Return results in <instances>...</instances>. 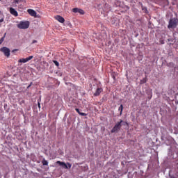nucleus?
<instances>
[{"instance_id":"18","label":"nucleus","mask_w":178,"mask_h":178,"mask_svg":"<svg viewBox=\"0 0 178 178\" xmlns=\"http://www.w3.org/2000/svg\"><path fill=\"white\" fill-rule=\"evenodd\" d=\"M122 126H127L128 124H127V122L122 121L121 123V127H122Z\"/></svg>"},{"instance_id":"25","label":"nucleus","mask_w":178,"mask_h":178,"mask_svg":"<svg viewBox=\"0 0 178 178\" xmlns=\"http://www.w3.org/2000/svg\"><path fill=\"white\" fill-rule=\"evenodd\" d=\"M33 84V83H31L30 85L27 87V88H30L31 86Z\"/></svg>"},{"instance_id":"1","label":"nucleus","mask_w":178,"mask_h":178,"mask_svg":"<svg viewBox=\"0 0 178 178\" xmlns=\"http://www.w3.org/2000/svg\"><path fill=\"white\" fill-rule=\"evenodd\" d=\"M17 27L21 30H26V29H29V27H30V22L29 21L20 22L17 24Z\"/></svg>"},{"instance_id":"26","label":"nucleus","mask_w":178,"mask_h":178,"mask_svg":"<svg viewBox=\"0 0 178 178\" xmlns=\"http://www.w3.org/2000/svg\"><path fill=\"white\" fill-rule=\"evenodd\" d=\"M3 37H4L5 38V37H6V33H4V35Z\"/></svg>"},{"instance_id":"23","label":"nucleus","mask_w":178,"mask_h":178,"mask_svg":"<svg viewBox=\"0 0 178 178\" xmlns=\"http://www.w3.org/2000/svg\"><path fill=\"white\" fill-rule=\"evenodd\" d=\"M35 43H37V40H33L32 44H35Z\"/></svg>"},{"instance_id":"24","label":"nucleus","mask_w":178,"mask_h":178,"mask_svg":"<svg viewBox=\"0 0 178 178\" xmlns=\"http://www.w3.org/2000/svg\"><path fill=\"white\" fill-rule=\"evenodd\" d=\"M3 22V18H1V19H0V23H2Z\"/></svg>"},{"instance_id":"17","label":"nucleus","mask_w":178,"mask_h":178,"mask_svg":"<svg viewBox=\"0 0 178 178\" xmlns=\"http://www.w3.org/2000/svg\"><path fill=\"white\" fill-rule=\"evenodd\" d=\"M3 41H5V37H2V38L0 39V45H1V44H2V42H3Z\"/></svg>"},{"instance_id":"3","label":"nucleus","mask_w":178,"mask_h":178,"mask_svg":"<svg viewBox=\"0 0 178 178\" xmlns=\"http://www.w3.org/2000/svg\"><path fill=\"white\" fill-rule=\"evenodd\" d=\"M122 120H120V122H118L113 128L111 129V133H118V131L122 129Z\"/></svg>"},{"instance_id":"11","label":"nucleus","mask_w":178,"mask_h":178,"mask_svg":"<svg viewBox=\"0 0 178 178\" xmlns=\"http://www.w3.org/2000/svg\"><path fill=\"white\" fill-rule=\"evenodd\" d=\"M76 112L79 113L81 116H87V114L86 113H81L80 112V110L79 108H75Z\"/></svg>"},{"instance_id":"28","label":"nucleus","mask_w":178,"mask_h":178,"mask_svg":"<svg viewBox=\"0 0 178 178\" xmlns=\"http://www.w3.org/2000/svg\"><path fill=\"white\" fill-rule=\"evenodd\" d=\"M0 13H1V11H0Z\"/></svg>"},{"instance_id":"14","label":"nucleus","mask_w":178,"mask_h":178,"mask_svg":"<svg viewBox=\"0 0 178 178\" xmlns=\"http://www.w3.org/2000/svg\"><path fill=\"white\" fill-rule=\"evenodd\" d=\"M42 165H44V166L48 165V161L45 159H43V161H42Z\"/></svg>"},{"instance_id":"10","label":"nucleus","mask_w":178,"mask_h":178,"mask_svg":"<svg viewBox=\"0 0 178 178\" xmlns=\"http://www.w3.org/2000/svg\"><path fill=\"white\" fill-rule=\"evenodd\" d=\"M10 13H11V15H13V16H18L17 14V11H16V10H15V8H10Z\"/></svg>"},{"instance_id":"16","label":"nucleus","mask_w":178,"mask_h":178,"mask_svg":"<svg viewBox=\"0 0 178 178\" xmlns=\"http://www.w3.org/2000/svg\"><path fill=\"white\" fill-rule=\"evenodd\" d=\"M53 63H54V65L57 67H59V62H58L57 60H53Z\"/></svg>"},{"instance_id":"7","label":"nucleus","mask_w":178,"mask_h":178,"mask_svg":"<svg viewBox=\"0 0 178 178\" xmlns=\"http://www.w3.org/2000/svg\"><path fill=\"white\" fill-rule=\"evenodd\" d=\"M54 19H56V20H58V22H59L60 23H65V18H63V17L60 15H57L54 17Z\"/></svg>"},{"instance_id":"6","label":"nucleus","mask_w":178,"mask_h":178,"mask_svg":"<svg viewBox=\"0 0 178 178\" xmlns=\"http://www.w3.org/2000/svg\"><path fill=\"white\" fill-rule=\"evenodd\" d=\"M72 12H74V13H79V15H84V11L83 10V9L79 8H74L72 9Z\"/></svg>"},{"instance_id":"20","label":"nucleus","mask_w":178,"mask_h":178,"mask_svg":"<svg viewBox=\"0 0 178 178\" xmlns=\"http://www.w3.org/2000/svg\"><path fill=\"white\" fill-rule=\"evenodd\" d=\"M149 99H151L152 98V91H150L149 96H148Z\"/></svg>"},{"instance_id":"9","label":"nucleus","mask_w":178,"mask_h":178,"mask_svg":"<svg viewBox=\"0 0 178 178\" xmlns=\"http://www.w3.org/2000/svg\"><path fill=\"white\" fill-rule=\"evenodd\" d=\"M102 92V88H98L94 93V97H98Z\"/></svg>"},{"instance_id":"22","label":"nucleus","mask_w":178,"mask_h":178,"mask_svg":"<svg viewBox=\"0 0 178 178\" xmlns=\"http://www.w3.org/2000/svg\"><path fill=\"white\" fill-rule=\"evenodd\" d=\"M17 51H19V49H13V50L12 51V52H17Z\"/></svg>"},{"instance_id":"8","label":"nucleus","mask_w":178,"mask_h":178,"mask_svg":"<svg viewBox=\"0 0 178 178\" xmlns=\"http://www.w3.org/2000/svg\"><path fill=\"white\" fill-rule=\"evenodd\" d=\"M27 12L28 13H29L31 16H33V17L37 16V12H35V10L33 9H28Z\"/></svg>"},{"instance_id":"13","label":"nucleus","mask_w":178,"mask_h":178,"mask_svg":"<svg viewBox=\"0 0 178 178\" xmlns=\"http://www.w3.org/2000/svg\"><path fill=\"white\" fill-rule=\"evenodd\" d=\"M19 63H26L27 61H26V58H20L19 60H18Z\"/></svg>"},{"instance_id":"27","label":"nucleus","mask_w":178,"mask_h":178,"mask_svg":"<svg viewBox=\"0 0 178 178\" xmlns=\"http://www.w3.org/2000/svg\"><path fill=\"white\" fill-rule=\"evenodd\" d=\"M15 2H16L17 3H18V1H16Z\"/></svg>"},{"instance_id":"5","label":"nucleus","mask_w":178,"mask_h":178,"mask_svg":"<svg viewBox=\"0 0 178 178\" xmlns=\"http://www.w3.org/2000/svg\"><path fill=\"white\" fill-rule=\"evenodd\" d=\"M0 51L1 52H3L5 56H7V58H9V56H10V49H9V48L3 47L0 49Z\"/></svg>"},{"instance_id":"12","label":"nucleus","mask_w":178,"mask_h":178,"mask_svg":"<svg viewBox=\"0 0 178 178\" xmlns=\"http://www.w3.org/2000/svg\"><path fill=\"white\" fill-rule=\"evenodd\" d=\"M118 110L120 111V115H122V113H123V104H121L118 108Z\"/></svg>"},{"instance_id":"2","label":"nucleus","mask_w":178,"mask_h":178,"mask_svg":"<svg viewBox=\"0 0 178 178\" xmlns=\"http://www.w3.org/2000/svg\"><path fill=\"white\" fill-rule=\"evenodd\" d=\"M177 23H178L177 18L170 19L169 24L168 26V29H176V27H177Z\"/></svg>"},{"instance_id":"19","label":"nucleus","mask_w":178,"mask_h":178,"mask_svg":"<svg viewBox=\"0 0 178 178\" xmlns=\"http://www.w3.org/2000/svg\"><path fill=\"white\" fill-rule=\"evenodd\" d=\"M141 81L143 84H145V83H147V78H144Z\"/></svg>"},{"instance_id":"4","label":"nucleus","mask_w":178,"mask_h":178,"mask_svg":"<svg viewBox=\"0 0 178 178\" xmlns=\"http://www.w3.org/2000/svg\"><path fill=\"white\" fill-rule=\"evenodd\" d=\"M57 165H59L60 166H62L64 168V169H70L72 168V164L70 163H67V164L65 162H62L60 161H56Z\"/></svg>"},{"instance_id":"21","label":"nucleus","mask_w":178,"mask_h":178,"mask_svg":"<svg viewBox=\"0 0 178 178\" xmlns=\"http://www.w3.org/2000/svg\"><path fill=\"white\" fill-rule=\"evenodd\" d=\"M38 106L39 109L41 108V104L40 103V102H38Z\"/></svg>"},{"instance_id":"15","label":"nucleus","mask_w":178,"mask_h":178,"mask_svg":"<svg viewBox=\"0 0 178 178\" xmlns=\"http://www.w3.org/2000/svg\"><path fill=\"white\" fill-rule=\"evenodd\" d=\"M33 58H34V56H31L29 57L26 58L25 60L26 62H29V60H31V59H33Z\"/></svg>"}]
</instances>
